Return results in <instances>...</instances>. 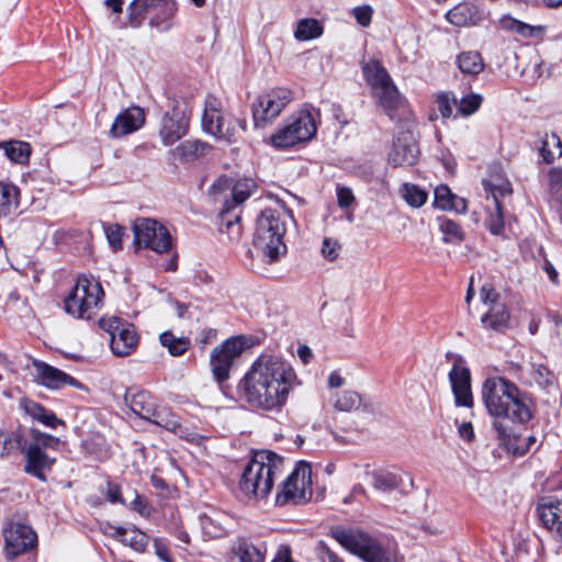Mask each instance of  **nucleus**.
Here are the masks:
<instances>
[{
    "label": "nucleus",
    "mask_w": 562,
    "mask_h": 562,
    "mask_svg": "<svg viewBox=\"0 0 562 562\" xmlns=\"http://www.w3.org/2000/svg\"><path fill=\"white\" fill-rule=\"evenodd\" d=\"M160 4L164 5L166 19H170L175 15V13L177 11V4L175 1L162 0Z\"/></svg>",
    "instance_id": "obj_64"
},
{
    "label": "nucleus",
    "mask_w": 562,
    "mask_h": 562,
    "mask_svg": "<svg viewBox=\"0 0 562 562\" xmlns=\"http://www.w3.org/2000/svg\"><path fill=\"white\" fill-rule=\"evenodd\" d=\"M355 201V195L351 189L346 187H337V203L339 207L345 209L350 206Z\"/></svg>",
    "instance_id": "obj_58"
},
{
    "label": "nucleus",
    "mask_w": 562,
    "mask_h": 562,
    "mask_svg": "<svg viewBox=\"0 0 562 562\" xmlns=\"http://www.w3.org/2000/svg\"><path fill=\"white\" fill-rule=\"evenodd\" d=\"M321 251L325 259L333 261L339 256L340 245L333 238H325Z\"/></svg>",
    "instance_id": "obj_53"
},
{
    "label": "nucleus",
    "mask_w": 562,
    "mask_h": 562,
    "mask_svg": "<svg viewBox=\"0 0 562 562\" xmlns=\"http://www.w3.org/2000/svg\"><path fill=\"white\" fill-rule=\"evenodd\" d=\"M3 538L5 555L9 559L25 553L36 543L34 530L20 521H10L3 529Z\"/></svg>",
    "instance_id": "obj_16"
},
{
    "label": "nucleus",
    "mask_w": 562,
    "mask_h": 562,
    "mask_svg": "<svg viewBox=\"0 0 562 562\" xmlns=\"http://www.w3.org/2000/svg\"><path fill=\"white\" fill-rule=\"evenodd\" d=\"M293 215L283 204L266 207L257 220L254 235V247L267 263L277 261L286 251L283 236L288 222Z\"/></svg>",
    "instance_id": "obj_3"
},
{
    "label": "nucleus",
    "mask_w": 562,
    "mask_h": 562,
    "mask_svg": "<svg viewBox=\"0 0 562 562\" xmlns=\"http://www.w3.org/2000/svg\"><path fill=\"white\" fill-rule=\"evenodd\" d=\"M312 496V469L307 462L301 461L281 485L277 494V503L307 502Z\"/></svg>",
    "instance_id": "obj_10"
},
{
    "label": "nucleus",
    "mask_w": 562,
    "mask_h": 562,
    "mask_svg": "<svg viewBox=\"0 0 562 562\" xmlns=\"http://www.w3.org/2000/svg\"><path fill=\"white\" fill-rule=\"evenodd\" d=\"M459 435L467 441H471L474 438V430L471 423H463L459 426Z\"/></svg>",
    "instance_id": "obj_62"
},
{
    "label": "nucleus",
    "mask_w": 562,
    "mask_h": 562,
    "mask_svg": "<svg viewBox=\"0 0 562 562\" xmlns=\"http://www.w3.org/2000/svg\"><path fill=\"white\" fill-rule=\"evenodd\" d=\"M104 291L92 276L78 277L75 285L64 299L65 312L78 319H90L102 307Z\"/></svg>",
    "instance_id": "obj_5"
},
{
    "label": "nucleus",
    "mask_w": 562,
    "mask_h": 562,
    "mask_svg": "<svg viewBox=\"0 0 562 562\" xmlns=\"http://www.w3.org/2000/svg\"><path fill=\"white\" fill-rule=\"evenodd\" d=\"M245 350V341L241 338L227 339L221 346L214 348L211 353V369L217 383H223L229 378L234 361Z\"/></svg>",
    "instance_id": "obj_15"
},
{
    "label": "nucleus",
    "mask_w": 562,
    "mask_h": 562,
    "mask_svg": "<svg viewBox=\"0 0 562 562\" xmlns=\"http://www.w3.org/2000/svg\"><path fill=\"white\" fill-rule=\"evenodd\" d=\"M148 420L172 432L181 430L179 418L166 406L155 407L153 418Z\"/></svg>",
    "instance_id": "obj_37"
},
{
    "label": "nucleus",
    "mask_w": 562,
    "mask_h": 562,
    "mask_svg": "<svg viewBox=\"0 0 562 562\" xmlns=\"http://www.w3.org/2000/svg\"><path fill=\"white\" fill-rule=\"evenodd\" d=\"M227 211L223 215V225L221 227L222 233L228 234L229 238H237L241 234V226L239 224V216H235V220H226L225 216Z\"/></svg>",
    "instance_id": "obj_54"
},
{
    "label": "nucleus",
    "mask_w": 562,
    "mask_h": 562,
    "mask_svg": "<svg viewBox=\"0 0 562 562\" xmlns=\"http://www.w3.org/2000/svg\"><path fill=\"white\" fill-rule=\"evenodd\" d=\"M207 145L196 139H189L181 143L172 150V157L180 162H191L205 155Z\"/></svg>",
    "instance_id": "obj_32"
},
{
    "label": "nucleus",
    "mask_w": 562,
    "mask_h": 562,
    "mask_svg": "<svg viewBox=\"0 0 562 562\" xmlns=\"http://www.w3.org/2000/svg\"><path fill=\"white\" fill-rule=\"evenodd\" d=\"M256 189V182L246 178L238 180L233 188V201L235 205L245 202Z\"/></svg>",
    "instance_id": "obj_45"
},
{
    "label": "nucleus",
    "mask_w": 562,
    "mask_h": 562,
    "mask_svg": "<svg viewBox=\"0 0 562 562\" xmlns=\"http://www.w3.org/2000/svg\"><path fill=\"white\" fill-rule=\"evenodd\" d=\"M482 398L488 414L496 418L527 423L533 416L531 397L505 378L486 379L482 385Z\"/></svg>",
    "instance_id": "obj_2"
},
{
    "label": "nucleus",
    "mask_w": 562,
    "mask_h": 562,
    "mask_svg": "<svg viewBox=\"0 0 562 562\" xmlns=\"http://www.w3.org/2000/svg\"><path fill=\"white\" fill-rule=\"evenodd\" d=\"M437 105L442 117L448 119L452 114V105H457V100L451 101L448 94H440L437 97Z\"/></svg>",
    "instance_id": "obj_56"
},
{
    "label": "nucleus",
    "mask_w": 562,
    "mask_h": 562,
    "mask_svg": "<svg viewBox=\"0 0 562 562\" xmlns=\"http://www.w3.org/2000/svg\"><path fill=\"white\" fill-rule=\"evenodd\" d=\"M134 240L138 247H145L158 254L171 249V236L167 228L153 218H139L134 223Z\"/></svg>",
    "instance_id": "obj_13"
},
{
    "label": "nucleus",
    "mask_w": 562,
    "mask_h": 562,
    "mask_svg": "<svg viewBox=\"0 0 562 562\" xmlns=\"http://www.w3.org/2000/svg\"><path fill=\"white\" fill-rule=\"evenodd\" d=\"M162 0H133L128 5V15L132 26H138L143 20V15L151 7L161 3Z\"/></svg>",
    "instance_id": "obj_41"
},
{
    "label": "nucleus",
    "mask_w": 562,
    "mask_h": 562,
    "mask_svg": "<svg viewBox=\"0 0 562 562\" xmlns=\"http://www.w3.org/2000/svg\"><path fill=\"white\" fill-rule=\"evenodd\" d=\"M145 114L140 108L133 106L120 113L110 130V135L114 138L128 135L143 126Z\"/></svg>",
    "instance_id": "obj_23"
},
{
    "label": "nucleus",
    "mask_w": 562,
    "mask_h": 562,
    "mask_svg": "<svg viewBox=\"0 0 562 562\" xmlns=\"http://www.w3.org/2000/svg\"><path fill=\"white\" fill-rule=\"evenodd\" d=\"M486 226L493 235H501L504 231V221L501 202L494 203V210L490 213L486 218Z\"/></svg>",
    "instance_id": "obj_48"
},
{
    "label": "nucleus",
    "mask_w": 562,
    "mask_h": 562,
    "mask_svg": "<svg viewBox=\"0 0 562 562\" xmlns=\"http://www.w3.org/2000/svg\"><path fill=\"white\" fill-rule=\"evenodd\" d=\"M35 376L45 386L60 389L70 385L77 389H85L83 384L67 373L48 366L44 362H34Z\"/></svg>",
    "instance_id": "obj_20"
},
{
    "label": "nucleus",
    "mask_w": 562,
    "mask_h": 562,
    "mask_svg": "<svg viewBox=\"0 0 562 562\" xmlns=\"http://www.w3.org/2000/svg\"><path fill=\"white\" fill-rule=\"evenodd\" d=\"M323 34V26L315 19H301L297 22L294 37L297 41L304 42L319 37Z\"/></svg>",
    "instance_id": "obj_39"
},
{
    "label": "nucleus",
    "mask_w": 562,
    "mask_h": 562,
    "mask_svg": "<svg viewBox=\"0 0 562 562\" xmlns=\"http://www.w3.org/2000/svg\"><path fill=\"white\" fill-rule=\"evenodd\" d=\"M160 342L172 356L183 355L190 347V340L184 337H176L170 331H165L159 337Z\"/></svg>",
    "instance_id": "obj_40"
},
{
    "label": "nucleus",
    "mask_w": 562,
    "mask_h": 562,
    "mask_svg": "<svg viewBox=\"0 0 562 562\" xmlns=\"http://www.w3.org/2000/svg\"><path fill=\"white\" fill-rule=\"evenodd\" d=\"M434 205L438 209L457 213H464L468 207L465 199L453 194L446 184H440L435 189Z\"/></svg>",
    "instance_id": "obj_27"
},
{
    "label": "nucleus",
    "mask_w": 562,
    "mask_h": 562,
    "mask_svg": "<svg viewBox=\"0 0 562 562\" xmlns=\"http://www.w3.org/2000/svg\"><path fill=\"white\" fill-rule=\"evenodd\" d=\"M21 408L24 413L30 416L32 419L40 422L44 426L56 428L58 425H63V420L59 419L53 412L46 409L38 403L23 398L20 402Z\"/></svg>",
    "instance_id": "obj_28"
},
{
    "label": "nucleus",
    "mask_w": 562,
    "mask_h": 562,
    "mask_svg": "<svg viewBox=\"0 0 562 562\" xmlns=\"http://www.w3.org/2000/svg\"><path fill=\"white\" fill-rule=\"evenodd\" d=\"M284 472V460L277 453L262 450L254 453L239 481L241 493L254 499L266 498L274 482Z\"/></svg>",
    "instance_id": "obj_4"
},
{
    "label": "nucleus",
    "mask_w": 562,
    "mask_h": 562,
    "mask_svg": "<svg viewBox=\"0 0 562 562\" xmlns=\"http://www.w3.org/2000/svg\"><path fill=\"white\" fill-rule=\"evenodd\" d=\"M12 448V439L9 435L0 430V457L9 453Z\"/></svg>",
    "instance_id": "obj_61"
},
{
    "label": "nucleus",
    "mask_w": 562,
    "mask_h": 562,
    "mask_svg": "<svg viewBox=\"0 0 562 562\" xmlns=\"http://www.w3.org/2000/svg\"><path fill=\"white\" fill-rule=\"evenodd\" d=\"M372 486L381 493H391L403 483L402 476L386 469H379L369 473Z\"/></svg>",
    "instance_id": "obj_30"
},
{
    "label": "nucleus",
    "mask_w": 562,
    "mask_h": 562,
    "mask_svg": "<svg viewBox=\"0 0 562 562\" xmlns=\"http://www.w3.org/2000/svg\"><path fill=\"white\" fill-rule=\"evenodd\" d=\"M189 127V120L179 111L167 113L161 121L159 130L160 138L166 146H170L183 137Z\"/></svg>",
    "instance_id": "obj_21"
},
{
    "label": "nucleus",
    "mask_w": 562,
    "mask_h": 562,
    "mask_svg": "<svg viewBox=\"0 0 562 562\" xmlns=\"http://www.w3.org/2000/svg\"><path fill=\"white\" fill-rule=\"evenodd\" d=\"M480 299L484 308L481 316L483 327L495 331L505 330L509 323V312L496 290L487 283L482 285Z\"/></svg>",
    "instance_id": "obj_14"
},
{
    "label": "nucleus",
    "mask_w": 562,
    "mask_h": 562,
    "mask_svg": "<svg viewBox=\"0 0 562 562\" xmlns=\"http://www.w3.org/2000/svg\"><path fill=\"white\" fill-rule=\"evenodd\" d=\"M106 496L111 503H123V499L121 498V490L116 484H108Z\"/></svg>",
    "instance_id": "obj_60"
},
{
    "label": "nucleus",
    "mask_w": 562,
    "mask_h": 562,
    "mask_svg": "<svg viewBox=\"0 0 562 562\" xmlns=\"http://www.w3.org/2000/svg\"><path fill=\"white\" fill-rule=\"evenodd\" d=\"M440 231L445 235L446 243L461 241L463 239L462 228L451 220H442L440 222Z\"/></svg>",
    "instance_id": "obj_49"
},
{
    "label": "nucleus",
    "mask_w": 562,
    "mask_h": 562,
    "mask_svg": "<svg viewBox=\"0 0 562 562\" xmlns=\"http://www.w3.org/2000/svg\"><path fill=\"white\" fill-rule=\"evenodd\" d=\"M485 189L491 193L493 203L499 201V198L512 193V184L508 180L497 176L491 177V179L484 182Z\"/></svg>",
    "instance_id": "obj_42"
},
{
    "label": "nucleus",
    "mask_w": 562,
    "mask_h": 562,
    "mask_svg": "<svg viewBox=\"0 0 562 562\" xmlns=\"http://www.w3.org/2000/svg\"><path fill=\"white\" fill-rule=\"evenodd\" d=\"M498 25L501 29L516 33L522 37H537L543 35L546 27L542 25H530L519 20L514 19L509 14H505L501 16L498 20Z\"/></svg>",
    "instance_id": "obj_31"
},
{
    "label": "nucleus",
    "mask_w": 562,
    "mask_h": 562,
    "mask_svg": "<svg viewBox=\"0 0 562 562\" xmlns=\"http://www.w3.org/2000/svg\"><path fill=\"white\" fill-rule=\"evenodd\" d=\"M331 405L338 412L349 413L361 406V396L351 390L336 392L331 397Z\"/></svg>",
    "instance_id": "obj_34"
},
{
    "label": "nucleus",
    "mask_w": 562,
    "mask_h": 562,
    "mask_svg": "<svg viewBox=\"0 0 562 562\" xmlns=\"http://www.w3.org/2000/svg\"><path fill=\"white\" fill-rule=\"evenodd\" d=\"M319 111L302 109L293 113L288 122L270 137V144L277 148L292 147L299 143L311 140L316 132Z\"/></svg>",
    "instance_id": "obj_6"
},
{
    "label": "nucleus",
    "mask_w": 562,
    "mask_h": 562,
    "mask_svg": "<svg viewBox=\"0 0 562 562\" xmlns=\"http://www.w3.org/2000/svg\"><path fill=\"white\" fill-rule=\"evenodd\" d=\"M482 103L480 94L470 93L457 101L458 112L463 116H469L475 113Z\"/></svg>",
    "instance_id": "obj_46"
},
{
    "label": "nucleus",
    "mask_w": 562,
    "mask_h": 562,
    "mask_svg": "<svg viewBox=\"0 0 562 562\" xmlns=\"http://www.w3.org/2000/svg\"><path fill=\"white\" fill-rule=\"evenodd\" d=\"M19 205V189L10 183L0 182V217L8 216Z\"/></svg>",
    "instance_id": "obj_36"
},
{
    "label": "nucleus",
    "mask_w": 562,
    "mask_h": 562,
    "mask_svg": "<svg viewBox=\"0 0 562 562\" xmlns=\"http://www.w3.org/2000/svg\"><path fill=\"white\" fill-rule=\"evenodd\" d=\"M291 100L292 93L285 88H274L258 95L252 104L255 126L265 127L274 121Z\"/></svg>",
    "instance_id": "obj_11"
},
{
    "label": "nucleus",
    "mask_w": 562,
    "mask_h": 562,
    "mask_svg": "<svg viewBox=\"0 0 562 562\" xmlns=\"http://www.w3.org/2000/svg\"><path fill=\"white\" fill-rule=\"evenodd\" d=\"M449 379L456 397V404L460 406H472L473 397L469 369L460 364H454L449 373Z\"/></svg>",
    "instance_id": "obj_22"
},
{
    "label": "nucleus",
    "mask_w": 562,
    "mask_h": 562,
    "mask_svg": "<svg viewBox=\"0 0 562 562\" xmlns=\"http://www.w3.org/2000/svg\"><path fill=\"white\" fill-rule=\"evenodd\" d=\"M551 146L558 148V157L562 156V142L560 137L555 134L546 135L541 142L539 153L547 164L553 162L557 157L554 151L551 149Z\"/></svg>",
    "instance_id": "obj_43"
},
{
    "label": "nucleus",
    "mask_w": 562,
    "mask_h": 562,
    "mask_svg": "<svg viewBox=\"0 0 562 562\" xmlns=\"http://www.w3.org/2000/svg\"><path fill=\"white\" fill-rule=\"evenodd\" d=\"M372 13H373V10L369 5L357 7L352 11L355 19L363 27H367L370 25L371 20H372Z\"/></svg>",
    "instance_id": "obj_55"
},
{
    "label": "nucleus",
    "mask_w": 562,
    "mask_h": 562,
    "mask_svg": "<svg viewBox=\"0 0 562 562\" xmlns=\"http://www.w3.org/2000/svg\"><path fill=\"white\" fill-rule=\"evenodd\" d=\"M132 508L138 512L142 516H149L150 509L144 498L136 495L135 499L132 502Z\"/></svg>",
    "instance_id": "obj_59"
},
{
    "label": "nucleus",
    "mask_w": 562,
    "mask_h": 562,
    "mask_svg": "<svg viewBox=\"0 0 562 562\" xmlns=\"http://www.w3.org/2000/svg\"><path fill=\"white\" fill-rule=\"evenodd\" d=\"M267 546L254 543L247 538L236 539L226 554L227 562H265Z\"/></svg>",
    "instance_id": "obj_18"
},
{
    "label": "nucleus",
    "mask_w": 562,
    "mask_h": 562,
    "mask_svg": "<svg viewBox=\"0 0 562 562\" xmlns=\"http://www.w3.org/2000/svg\"><path fill=\"white\" fill-rule=\"evenodd\" d=\"M547 176L550 193L562 199V167L551 168Z\"/></svg>",
    "instance_id": "obj_51"
},
{
    "label": "nucleus",
    "mask_w": 562,
    "mask_h": 562,
    "mask_svg": "<svg viewBox=\"0 0 562 562\" xmlns=\"http://www.w3.org/2000/svg\"><path fill=\"white\" fill-rule=\"evenodd\" d=\"M401 192L403 199L413 207H420L427 200V192L415 184L404 183Z\"/></svg>",
    "instance_id": "obj_44"
},
{
    "label": "nucleus",
    "mask_w": 562,
    "mask_h": 562,
    "mask_svg": "<svg viewBox=\"0 0 562 562\" xmlns=\"http://www.w3.org/2000/svg\"><path fill=\"white\" fill-rule=\"evenodd\" d=\"M297 385L300 381L291 363L279 356L262 353L244 374L238 389L251 408L279 412Z\"/></svg>",
    "instance_id": "obj_1"
},
{
    "label": "nucleus",
    "mask_w": 562,
    "mask_h": 562,
    "mask_svg": "<svg viewBox=\"0 0 562 562\" xmlns=\"http://www.w3.org/2000/svg\"><path fill=\"white\" fill-rule=\"evenodd\" d=\"M99 326L109 333L111 350L115 356L126 357L136 350L138 335L133 325L115 316H105L99 319Z\"/></svg>",
    "instance_id": "obj_12"
},
{
    "label": "nucleus",
    "mask_w": 562,
    "mask_h": 562,
    "mask_svg": "<svg viewBox=\"0 0 562 562\" xmlns=\"http://www.w3.org/2000/svg\"><path fill=\"white\" fill-rule=\"evenodd\" d=\"M202 123L207 133L228 142L235 140L239 133L246 130L245 120L234 119L227 123L221 112L213 110L203 113Z\"/></svg>",
    "instance_id": "obj_17"
},
{
    "label": "nucleus",
    "mask_w": 562,
    "mask_h": 562,
    "mask_svg": "<svg viewBox=\"0 0 562 562\" xmlns=\"http://www.w3.org/2000/svg\"><path fill=\"white\" fill-rule=\"evenodd\" d=\"M459 69L467 75H477L483 68L484 64L481 54L477 52H463L457 58Z\"/></svg>",
    "instance_id": "obj_38"
},
{
    "label": "nucleus",
    "mask_w": 562,
    "mask_h": 562,
    "mask_svg": "<svg viewBox=\"0 0 562 562\" xmlns=\"http://www.w3.org/2000/svg\"><path fill=\"white\" fill-rule=\"evenodd\" d=\"M297 356L303 363H308L313 357L312 350L307 346H300L297 348Z\"/></svg>",
    "instance_id": "obj_63"
},
{
    "label": "nucleus",
    "mask_w": 562,
    "mask_h": 562,
    "mask_svg": "<svg viewBox=\"0 0 562 562\" xmlns=\"http://www.w3.org/2000/svg\"><path fill=\"white\" fill-rule=\"evenodd\" d=\"M334 538L364 562H397L396 553L393 550L383 548L378 541L362 533L336 530Z\"/></svg>",
    "instance_id": "obj_8"
},
{
    "label": "nucleus",
    "mask_w": 562,
    "mask_h": 562,
    "mask_svg": "<svg viewBox=\"0 0 562 562\" xmlns=\"http://www.w3.org/2000/svg\"><path fill=\"white\" fill-rule=\"evenodd\" d=\"M130 407L133 413L148 420L149 418H153L154 409L157 406L149 393L140 391L132 396Z\"/></svg>",
    "instance_id": "obj_35"
},
{
    "label": "nucleus",
    "mask_w": 562,
    "mask_h": 562,
    "mask_svg": "<svg viewBox=\"0 0 562 562\" xmlns=\"http://www.w3.org/2000/svg\"><path fill=\"white\" fill-rule=\"evenodd\" d=\"M363 76L366 81L371 88V92L378 88L384 87L393 82L387 70L382 66L379 60L370 59L362 66Z\"/></svg>",
    "instance_id": "obj_29"
},
{
    "label": "nucleus",
    "mask_w": 562,
    "mask_h": 562,
    "mask_svg": "<svg viewBox=\"0 0 562 562\" xmlns=\"http://www.w3.org/2000/svg\"><path fill=\"white\" fill-rule=\"evenodd\" d=\"M415 122L406 116L403 126L397 127L389 164L393 167L413 166L419 156V147L415 137Z\"/></svg>",
    "instance_id": "obj_9"
},
{
    "label": "nucleus",
    "mask_w": 562,
    "mask_h": 562,
    "mask_svg": "<svg viewBox=\"0 0 562 562\" xmlns=\"http://www.w3.org/2000/svg\"><path fill=\"white\" fill-rule=\"evenodd\" d=\"M5 156L15 164H27L31 156V145L22 140H9L0 143Z\"/></svg>",
    "instance_id": "obj_33"
},
{
    "label": "nucleus",
    "mask_w": 562,
    "mask_h": 562,
    "mask_svg": "<svg viewBox=\"0 0 562 562\" xmlns=\"http://www.w3.org/2000/svg\"><path fill=\"white\" fill-rule=\"evenodd\" d=\"M155 554L164 562H173L169 554V549L166 540L155 538L153 541Z\"/></svg>",
    "instance_id": "obj_57"
},
{
    "label": "nucleus",
    "mask_w": 562,
    "mask_h": 562,
    "mask_svg": "<svg viewBox=\"0 0 562 562\" xmlns=\"http://www.w3.org/2000/svg\"><path fill=\"white\" fill-rule=\"evenodd\" d=\"M105 536L117 539L124 546H128L137 552H144L148 544V537L137 528H123L113 525H105L103 528Z\"/></svg>",
    "instance_id": "obj_25"
},
{
    "label": "nucleus",
    "mask_w": 562,
    "mask_h": 562,
    "mask_svg": "<svg viewBox=\"0 0 562 562\" xmlns=\"http://www.w3.org/2000/svg\"><path fill=\"white\" fill-rule=\"evenodd\" d=\"M446 19L454 26L471 27L479 25L484 20V13L475 4L462 2L450 9Z\"/></svg>",
    "instance_id": "obj_24"
},
{
    "label": "nucleus",
    "mask_w": 562,
    "mask_h": 562,
    "mask_svg": "<svg viewBox=\"0 0 562 562\" xmlns=\"http://www.w3.org/2000/svg\"><path fill=\"white\" fill-rule=\"evenodd\" d=\"M538 515L549 531L562 538V498L540 504Z\"/></svg>",
    "instance_id": "obj_26"
},
{
    "label": "nucleus",
    "mask_w": 562,
    "mask_h": 562,
    "mask_svg": "<svg viewBox=\"0 0 562 562\" xmlns=\"http://www.w3.org/2000/svg\"><path fill=\"white\" fill-rule=\"evenodd\" d=\"M200 522L203 531L212 538H220L226 533L225 527L215 518L202 515Z\"/></svg>",
    "instance_id": "obj_50"
},
{
    "label": "nucleus",
    "mask_w": 562,
    "mask_h": 562,
    "mask_svg": "<svg viewBox=\"0 0 562 562\" xmlns=\"http://www.w3.org/2000/svg\"><path fill=\"white\" fill-rule=\"evenodd\" d=\"M372 95L391 119H394L395 112H401L405 117H412L411 112L405 108V100L394 82L378 88L372 91Z\"/></svg>",
    "instance_id": "obj_19"
},
{
    "label": "nucleus",
    "mask_w": 562,
    "mask_h": 562,
    "mask_svg": "<svg viewBox=\"0 0 562 562\" xmlns=\"http://www.w3.org/2000/svg\"><path fill=\"white\" fill-rule=\"evenodd\" d=\"M59 443V438L42 432L38 429H31V440L24 447L26 459L25 472L44 481V471L50 470L56 461V458L49 454V450H56Z\"/></svg>",
    "instance_id": "obj_7"
},
{
    "label": "nucleus",
    "mask_w": 562,
    "mask_h": 562,
    "mask_svg": "<svg viewBox=\"0 0 562 562\" xmlns=\"http://www.w3.org/2000/svg\"><path fill=\"white\" fill-rule=\"evenodd\" d=\"M124 235V228L117 224H112L105 227V236L113 250L122 248V237Z\"/></svg>",
    "instance_id": "obj_52"
},
{
    "label": "nucleus",
    "mask_w": 562,
    "mask_h": 562,
    "mask_svg": "<svg viewBox=\"0 0 562 562\" xmlns=\"http://www.w3.org/2000/svg\"><path fill=\"white\" fill-rule=\"evenodd\" d=\"M531 375L535 382L541 387L552 385L554 382V374L547 366L542 363L531 364Z\"/></svg>",
    "instance_id": "obj_47"
}]
</instances>
